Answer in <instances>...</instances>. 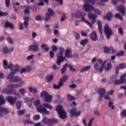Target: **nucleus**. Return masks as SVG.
<instances>
[{
  "mask_svg": "<svg viewBox=\"0 0 126 126\" xmlns=\"http://www.w3.org/2000/svg\"><path fill=\"white\" fill-rule=\"evenodd\" d=\"M86 15V13L85 12L80 11H77L76 13L71 14V17L74 18H81V21H82V22L86 23L88 25H89V26H90V28H92V25L91 23H89V22L85 19V17Z\"/></svg>",
  "mask_w": 126,
  "mask_h": 126,
  "instance_id": "1",
  "label": "nucleus"
},
{
  "mask_svg": "<svg viewBox=\"0 0 126 126\" xmlns=\"http://www.w3.org/2000/svg\"><path fill=\"white\" fill-rule=\"evenodd\" d=\"M47 108L49 110H53V106L48 103H43L42 105L38 106L37 108V112L38 113H41V114H45V115H50V111L47 110L45 108Z\"/></svg>",
  "mask_w": 126,
  "mask_h": 126,
  "instance_id": "2",
  "label": "nucleus"
},
{
  "mask_svg": "<svg viewBox=\"0 0 126 126\" xmlns=\"http://www.w3.org/2000/svg\"><path fill=\"white\" fill-rule=\"evenodd\" d=\"M59 52L57 54L56 63L58 65H61V64L63 61H64V57H63V53H64V48L63 47H60L58 49Z\"/></svg>",
  "mask_w": 126,
  "mask_h": 126,
  "instance_id": "3",
  "label": "nucleus"
},
{
  "mask_svg": "<svg viewBox=\"0 0 126 126\" xmlns=\"http://www.w3.org/2000/svg\"><path fill=\"white\" fill-rule=\"evenodd\" d=\"M5 104V99L3 98V96L0 95V107L1 105H4ZM9 111L5 107H0V118H3V115L4 114H8Z\"/></svg>",
  "mask_w": 126,
  "mask_h": 126,
  "instance_id": "4",
  "label": "nucleus"
},
{
  "mask_svg": "<svg viewBox=\"0 0 126 126\" xmlns=\"http://www.w3.org/2000/svg\"><path fill=\"white\" fill-rule=\"evenodd\" d=\"M56 111H57L61 119L63 120L66 119V113H65V111L63 109V106L59 105L57 106L56 108Z\"/></svg>",
  "mask_w": 126,
  "mask_h": 126,
  "instance_id": "5",
  "label": "nucleus"
},
{
  "mask_svg": "<svg viewBox=\"0 0 126 126\" xmlns=\"http://www.w3.org/2000/svg\"><path fill=\"white\" fill-rule=\"evenodd\" d=\"M4 93H6V94H8L9 95H11V94H13L15 96V98H16V100L17 99H20L21 98V95L18 93L15 92V90H8L7 89H4L2 90Z\"/></svg>",
  "mask_w": 126,
  "mask_h": 126,
  "instance_id": "6",
  "label": "nucleus"
},
{
  "mask_svg": "<svg viewBox=\"0 0 126 126\" xmlns=\"http://www.w3.org/2000/svg\"><path fill=\"white\" fill-rule=\"evenodd\" d=\"M40 50L39 48V44L38 43V41L36 40H33L32 45H31L29 46V51L31 52H38Z\"/></svg>",
  "mask_w": 126,
  "mask_h": 126,
  "instance_id": "7",
  "label": "nucleus"
},
{
  "mask_svg": "<svg viewBox=\"0 0 126 126\" xmlns=\"http://www.w3.org/2000/svg\"><path fill=\"white\" fill-rule=\"evenodd\" d=\"M104 32L105 33V36L107 40H110V37L113 34V31L109 27L108 24H106L104 28Z\"/></svg>",
  "mask_w": 126,
  "mask_h": 126,
  "instance_id": "8",
  "label": "nucleus"
},
{
  "mask_svg": "<svg viewBox=\"0 0 126 126\" xmlns=\"http://www.w3.org/2000/svg\"><path fill=\"white\" fill-rule=\"evenodd\" d=\"M94 7L93 6L87 3H85L83 6L84 10L86 11V12H91L93 10Z\"/></svg>",
  "mask_w": 126,
  "mask_h": 126,
  "instance_id": "9",
  "label": "nucleus"
},
{
  "mask_svg": "<svg viewBox=\"0 0 126 126\" xmlns=\"http://www.w3.org/2000/svg\"><path fill=\"white\" fill-rule=\"evenodd\" d=\"M6 100L9 103L10 105H14L16 103V98L11 95L6 96Z\"/></svg>",
  "mask_w": 126,
  "mask_h": 126,
  "instance_id": "10",
  "label": "nucleus"
},
{
  "mask_svg": "<svg viewBox=\"0 0 126 126\" xmlns=\"http://www.w3.org/2000/svg\"><path fill=\"white\" fill-rule=\"evenodd\" d=\"M104 98L105 100L106 99H109V104H108V107L109 108H111L112 110H114L115 109V106L113 105L114 104V99H111L110 98V96L107 95H104Z\"/></svg>",
  "mask_w": 126,
  "mask_h": 126,
  "instance_id": "11",
  "label": "nucleus"
},
{
  "mask_svg": "<svg viewBox=\"0 0 126 126\" xmlns=\"http://www.w3.org/2000/svg\"><path fill=\"white\" fill-rule=\"evenodd\" d=\"M89 19L92 22V24H95V22H96V18H97V16L94 14L89 13L88 15Z\"/></svg>",
  "mask_w": 126,
  "mask_h": 126,
  "instance_id": "12",
  "label": "nucleus"
},
{
  "mask_svg": "<svg viewBox=\"0 0 126 126\" xmlns=\"http://www.w3.org/2000/svg\"><path fill=\"white\" fill-rule=\"evenodd\" d=\"M72 53L71 49L68 48L66 49L64 53V59L65 58H67V59H72V58H73V55L72 54Z\"/></svg>",
  "mask_w": 126,
  "mask_h": 126,
  "instance_id": "13",
  "label": "nucleus"
},
{
  "mask_svg": "<svg viewBox=\"0 0 126 126\" xmlns=\"http://www.w3.org/2000/svg\"><path fill=\"white\" fill-rule=\"evenodd\" d=\"M100 95L98 96L97 100L98 101H101L105 94H106V90L104 88L100 89L98 90Z\"/></svg>",
  "mask_w": 126,
  "mask_h": 126,
  "instance_id": "14",
  "label": "nucleus"
},
{
  "mask_svg": "<svg viewBox=\"0 0 126 126\" xmlns=\"http://www.w3.org/2000/svg\"><path fill=\"white\" fill-rule=\"evenodd\" d=\"M101 64H102V60L98 59L97 60V63H95L94 65V67L95 70H99V72H100V69H101Z\"/></svg>",
  "mask_w": 126,
  "mask_h": 126,
  "instance_id": "15",
  "label": "nucleus"
},
{
  "mask_svg": "<svg viewBox=\"0 0 126 126\" xmlns=\"http://www.w3.org/2000/svg\"><path fill=\"white\" fill-rule=\"evenodd\" d=\"M71 117H78L80 115V112H77L76 108H73L70 111Z\"/></svg>",
  "mask_w": 126,
  "mask_h": 126,
  "instance_id": "16",
  "label": "nucleus"
},
{
  "mask_svg": "<svg viewBox=\"0 0 126 126\" xmlns=\"http://www.w3.org/2000/svg\"><path fill=\"white\" fill-rule=\"evenodd\" d=\"M59 123V120L56 119L55 118L50 119L47 126H53V125H57Z\"/></svg>",
  "mask_w": 126,
  "mask_h": 126,
  "instance_id": "17",
  "label": "nucleus"
},
{
  "mask_svg": "<svg viewBox=\"0 0 126 126\" xmlns=\"http://www.w3.org/2000/svg\"><path fill=\"white\" fill-rule=\"evenodd\" d=\"M90 37L91 40L94 41H98V37H97V33H96V32L93 31L91 34H90Z\"/></svg>",
  "mask_w": 126,
  "mask_h": 126,
  "instance_id": "18",
  "label": "nucleus"
},
{
  "mask_svg": "<svg viewBox=\"0 0 126 126\" xmlns=\"http://www.w3.org/2000/svg\"><path fill=\"white\" fill-rule=\"evenodd\" d=\"M117 10L120 11L122 14V16H124L126 14V8L124 5H120L118 7Z\"/></svg>",
  "mask_w": 126,
  "mask_h": 126,
  "instance_id": "19",
  "label": "nucleus"
},
{
  "mask_svg": "<svg viewBox=\"0 0 126 126\" xmlns=\"http://www.w3.org/2000/svg\"><path fill=\"white\" fill-rule=\"evenodd\" d=\"M5 28H10V29H13L14 28V25L12 23L8 21H6L4 24Z\"/></svg>",
  "mask_w": 126,
  "mask_h": 126,
  "instance_id": "20",
  "label": "nucleus"
},
{
  "mask_svg": "<svg viewBox=\"0 0 126 126\" xmlns=\"http://www.w3.org/2000/svg\"><path fill=\"white\" fill-rule=\"evenodd\" d=\"M15 73H14V72L12 71L11 70L10 72L9 73V74L7 76V79H8L10 82H11L12 81V79H13V76L14 74H15Z\"/></svg>",
  "mask_w": 126,
  "mask_h": 126,
  "instance_id": "21",
  "label": "nucleus"
},
{
  "mask_svg": "<svg viewBox=\"0 0 126 126\" xmlns=\"http://www.w3.org/2000/svg\"><path fill=\"white\" fill-rule=\"evenodd\" d=\"M25 102L28 105L29 107H31V106H32V99L29 97H26L25 98Z\"/></svg>",
  "mask_w": 126,
  "mask_h": 126,
  "instance_id": "22",
  "label": "nucleus"
},
{
  "mask_svg": "<svg viewBox=\"0 0 126 126\" xmlns=\"http://www.w3.org/2000/svg\"><path fill=\"white\" fill-rule=\"evenodd\" d=\"M103 67L106 71H109L112 68V64L110 63H108L106 65H104Z\"/></svg>",
  "mask_w": 126,
  "mask_h": 126,
  "instance_id": "23",
  "label": "nucleus"
},
{
  "mask_svg": "<svg viewBox=\"0 0 126 126\" xmlns=\"http://www.w3.org/2000/svg\"><path fill=\"white\" fill-rule=\"evenodd\" d=\"M112 17H113V14L111 12H108L107 15L104 17V19H107L108 21H111Z\"/></svg>",
  "mask_w": 126,
  "mask_h": 126,
  "instance_id": "24",
  "label": "nucleus"
},
{
  "mask_svg": "<svg viewBox=\"0 0 126 126\" xmlns=\"http://www.w3.org/2000/svg\"><path fill=\"white\" fill-rule=\"evenodd\" d=\"M97 24L98 25L99 32L100 35H102V23H101L100 20H97Z\"/></svg>",
  "mask_w": 126,
  "mask_h": 126,
  "instance_id": "25",
  "label": "nucleus"
},
{
  "mask_svg": "<svg viewBox=\"0 0 126 126\" xmlns=\"http://www.w3.org/2000/svg\"><path fill=\"white\" fill-rule=\"evenodd\" d=\"M28 90L31 93H33V94H36V93L38 92V90L35 88H33L32 87H29Z\"/></svg>",
  "mask_w": 126,
  "mask_h": 126,
  "instance_id": "26",
  "label": "nucleus"
},
{
  "mask_svg": "<svg viewBox=\"0 0 126 126\" xmlns=\"http://www.w3.org/2000/svg\"><path fill=\"white\" fill-rule=\"evenodd\" d=\"M90 68H91V66L90 65L82 67L80 71V72H84L85 71H87V70H89Z\"/></svg>",
  "mask_w": 126,
  "mask_h": 126,
  "instance_id": "27",
  "label": "nucleus"
},
{
  "mask_svg": "<svg viewBox=\"0 0 126 126\" xmlns=\"http://www.w3.org/2000/svg\"><path fill=\"white\" fill-rule=\"evenodd\" d=\"M52 95H50L49 94H47V96L44 98V102H47V103H50L51 101H52Z\"/></svg>",
  "mask_w": 126,
  "mask_h": 126,
  "instance_id": "28",
  "label": "nucleus"
},
{
  "mask_svg": "<svg viewBox=\"0 0 126 126\" xmlns=\"http://www.w3.org/2000/svg\"><path fill=\"white\" fill-rule=\"evenodd\" d=\"M24 25L25 26L26 28H27L29 25L28 21H29V18L28 17H24Z\"/></svg>",
  "mask_w": 126,
  "mask_h": 126,
  "instance_id": "29",
  "label": "nucleus"
},
{
  "mask_svg": "<svg viewBox=\"0 0 126 126\" xmlns=\"http://www.w3.org/2000/svg\"><path fill=\"white\" fill-rule=\"evenodd\" d=\"M18 86V84H10L7 86V87L10 90H14L12 88H19Z\"/></svg>",
  "mask_w": 126,
  "mask_h": 126,
  "instance_id": "30",
  "label": "nucleus"
},
{
  "mask_svg": "<svg viewBox=\"0 0 126 126\" xmlns=\"http://www.w3.org/2000/svg\"><path fill=\"white\" fill-rule=\"evenodd\" d=\"M68 79V77L67 76H64L60 79L59 82L63 85V83L66 81Z\"/></svg>",
  "mask_w": 126,
  "mask_h": 126,
  "instance_id": "31",
  "label": "nucleus"
},
{
  "mask_svg": "<svg viewBox=\"0 0 126 126\" xmlns=\"http://www.w3.org/2000/svg\"><path fill=\"white\" fill-rule=\"evenodd\" d=\"M41 48L43 49L45 52H48L49 51V47L48 46V45L45 44H42L41 45Z\"/></svg>",
  "mask_w": 126,
  "mask_h": 126,
  "instance_id": "32",
  "label": "nucleus"
},
{
  "mask_svg": "<svg viewBox=\"0 0 126 126\" xmlns=\"http://www.w3.org/2000/svg\"><path fill=\"white\" fill-rule=\"evenodd\" d=\"M122 78L120 77V80H116L114 81V85H119V84H124Z\"/></svg>",
  "mask_w": 126,
  "mask_h": 126,
  "instance_id": "33",
  "label": "nucleus"
},
{
  "mask_svg": "<svg viewBox=\"0 0 126 126\" xmlns=\"http://www.w3.org/2000/svg\"><path fill=\"white\" fill-rule=\"evenodd\" d=\"M92 11H94L95 14H97L98 15H101V11H100L99 9L95 8V7H94L93 8Z\"/></svg>",
  "mask_w": 126,
  "mask_h": 126,
  "instance_id": "34",
  "label": "nucleus"
},
{
  "mask_svg": "<svg viewBox=\"0 0 126 126\" xmlns=\"http://www.w3.org/2000/svg\"><path fill=\"white\" fill-rule=\"evenodd\" d=\"M19 70H20V66L18 64H16L15 65V69L12 70V71L14 72V73H16V72H17L18 71H19Z\"/></svg>",
  "mask_w": 126,
  "mask_h": 126,
  "instance_id": "35",
  "label": "nucleus"
},
{
  "mask_svg": "<svg viewBox=\"0 0 126 126\" xmlns=\"http://www.w3.org/2000/svg\"><path fill=\"white\" fill-rule=\"evenodd\" d=\"M115 56L116 57H123V56H125V51H119L118 53H115Z\"/></svg>",
  "mask_w": 126,
  "mask_h": 126,
  "instance_id": "36",
  "label": "nucleus"
},
{
  "mask_svg": "<svg viewBox=\"0 0 126 126\" xmlns=\"http://www.w3.org/2000/svg\"><path fill=\"white\" fill-rule=\"evenodd\" d=\"M21 79V78L17 76H16L13 78V79L12 80L11 82H16V83L19 82V80H20Z\"/></svg>",
  "mask_w": 126,
  "mask_h": 126,
  "instance_id": "37",
  "label": "nucleus"
},
{
  "mask_svg": "<svg viewBox=\"0 0 126 126\" xmlns=\"http://www.w3.org/2000/svg\"><path fill=\"white\" fill-rule=\"evenodd\" d=\"M66 18H67V17H66V14H65V13H63L61 14V21L63 22L64 21L65 19H66Z\"/></svg>",
  "mask_w": 126,
  "mask_h": 126,
  "instance_id": "38",
  "label": "nucleus"
},
{
  "mask_svg": "<svg viewBox=\"0 0 126 126\" xmlns=\"http://www.w3.org/2000/svg\"><path fill=\"white\" fill-rule=\"evenodd\" d=\"M3 54L5 55L6 54H8L9 53V49L6 46H4L2 48Z\"/></svg>",
  "mask_w": 126,
  "mask_h": 126,
  "instance_id": "39",
  "label": "nucleus"
},
{
  "mask_svg": "<svg viewBox=\"0 0 126 126\" xmlns=\"http://www.w3.org/2000/svg\"><path fill=\"white\" fill-rule=\"evenodd\" d=\"M19 92L21 94V95H24V94L27 92V91L26 88H21L19 89Z\"/></svg>",
  "mask_w": 126,
  "mask_h": 126,
  "instance_id": "40",
  "label": "nucleus"
},
{
  "mask_svg": "<svg viewBox=\"0 0 126 126\" xmlns=\"http://www.w3.org/2000/svg\"><path fill=\"white\" fill-rule=\"evenodd\" d=\"M67 65H68V64L66 63L63 66L61 69V73L63 74L65 72V70H66V67Z\"/></svg>",
  "mask_w": 126,
  "mask_h": 126,
  "instance_id": "41",
  "label": "nucleus"
},
{
  "mask_svg": "<svg viewBox=\"0 0 126 126\" xmlns=\"http://www.w3.org/2000/svg\"><path fill=\"white\" fill-rule=\"evenodd\" d=\"M48 94H48V92L45 91H43L40 93V96L43 97V98H45Z\"/></svg>",
  "mask_w": 126,
  "mask_h": 126,
  "instance_id": "42",
  "label": "nucleus"
},
{
  "mask_svg": "<svg viewBox=\"0 0 126 126\" xmlns=\"http://www.w3.org/2000/svg\"><path fill=\"white\" fill-rule=\"evenodd\" d=\"M24 123L25 125H33L34 122H32L31 120H25L24 121Z\"/></svg>",
  "mask_w": 126,
  "mask_h": 126,
  "instance_id": "43",
  "label": "nucleus"
},
{
  "mask_svg": "<svg viewBox=\"0 0 126 126\" xmlns=\"http://www.w3.org/2000/svg\"><path fill=\"white\" fill-rule=\"evenodd\" d=\"M107 63V60H105L104 61H102V63H101V67H100V72H102V71H103V67H104V66H105V64Z\"/></svg>",
  "mask_w": 126,
  "mask_h": 126,
  "instance_id": "44",
  "label": "nucleus"
},
{
  "mask_svg": "<svg viewBox=\"0 0 126 126\" xmlns=\"http://www.w3.org/2000/svg\"><path fill=\"white\" fill-rule=\"evenodd\" d=\"M62 86L63 85L60 82H59V84L58 85L56 84L53 85V87L55 89H60Z\"/></svg>",
  "mask_w": 126,
  "mask_h": 126,
  "instance_id": "45",
  "label": "nucleus"
},
{
  "mask_svg": "<svg viewBox=\"0 0 126 126\" xmlns=\"http://www.w3.org/2000/svg\"><path fill=\"white\" fill-rule=\"evenodd\" d=\"M52 16H50V15H49L48 14H46L44 16V21H49L50 19H51V17Z\"/></svg>",
  "mask_w": 126,
  "mask_h": 126,
  "instance_id": "46",
  "label": "nucleus"
},
{
  "mask_svg": "<svg viewBox=\"0 0 126 126\" xmlns=\"http://www.w3.org/2000/svg\"><path fill=\"white\" fill-rule=\"evenodd\" d=\"M104 52L105 53V54H109V53H110V52L111 51V49H110V47H108L106 46H105L104 48Z\"/></svg>",
  "mask_w": 126,
  "mask_h": 126,
  "instance_id": "47",
  "label": "nucleus"
},
{
  "mask_svg": "<svg viewBox=\"0 0 126 126\" xmlns=\"http://www.w3.org/2000/svg\"><path fill=\"white\" fill-rule=\"evenodd\" d=\"M49 120L46 117H44L42 120V122L45 125H48Z\"/></svg>",
  "mask_w": 126,
  "mask_h": 126,
  "instance_id": "48",
  "label": "nucleus"
},
{
  "mask_svg": "<svg viewBox=\"0 0 126 126\" xmlns=\"http://www.w3.org/2000/svg\"><path fill=\"white\" fill-rule=\"evenodd\" d=\"M25 113H26L25 109L18 111V115L19 116H23Z\"/></svg>",
  "mask_w": 126,
  "mask_h": 126,
  "instance_id": "49",
  "label": "nucleus"
},
{
  "mask_svg": "<svg viewBox=\"0 0 126 126\" xmlns=\"http://www.w3.org/2000/svg\"><path fill=\"white\" fill-rule=\"evenodd\" d=\"M118 66L120 69H124V68H126V63H122L120 64L119 66Z\"/></svg>",
  "mask_w": 126,
  "mask_h": 126,
  "instance_id": "50",
  "label": "nucleus"
},
{
  "mask_svg": "<svg viewBox=\"0 0 126 126\" xmlns=\"http://www.w3.org/2000/svg\"><path fill=\"white\" fill-rule=\"evenodd\" d=\"M88 43V39H84L80 41V44L82 46H85Z\"/></svg>",
  "mask_w": 126,
  "mask_h": 126,
  "instance_id": "51",
  "label": "nucleus"
},
{
  "mask_svg": "<svg viewBox=\"0 0 126 126\" xmlns=\"http://www.w3.org/2000/svg\"><path fill=\"white\" fill-rule=\"evenodd\" d=\"M67 99H68L69 101H73V100H74V97L69 94H67Z\"/></svg>",
  "mask_w": 126,
  "mask_h": 126,
  "instance_id": "52",
  "label": "nucleus"
},
{
  "mask_svg": "<svg viewBox=\"0 0 126 126\" xmlns=\"http://www.w3.org/2000/svg\"><path fill=\"white\" fill-rule=\"evenodd\" d=\"M47 14L50 15L52 16V15H54V11L52 10L51 8H48V12L46 13Z\"/></svg>",
  "mask_w": 126,
  "mask_h": 126,
  "instance_id": "53",
  "label": "nucleus"
},
{
  "mask_svg": "<svg viewBox=\"0 0 126 126\" xmlns=\"http://www.w3.org/2000/svg\"><path fill=\"white\" fill-rule=\"evenodd\" d=\"M67 66L71 71H72L73 72H75V71H76V69L74 68L71 65H69L68 64Z\"/></svg>",
  "mask_w": 126,
  "mask_h": 126,
  "instance_id": "54",
  "label": "nucleus"
},
{
  "mask_svg": "<svg viewBox=\"0 0 126 126\" xmlns=\"http://www.w3.org/2000/svg\"><path fill=\"white\" fill-rule=\"evenodd\" d=\"M115 17L123 21V17H122V15H121L119 13L115 14Z\"/></svg>",
  "mask_w": 126,
  "mask_h": 126,
  "instance_id": "55",
  "label": "nucleus"
},
{
  "mask_svg": "<svg viewBox=\"0 0 126 126\" xmlns=\"http://www.w3.org/2000/svg\"><path fill=\"white\" fill-rule=\"evenodd\" d=\"M53 78H54V77L52 75H48L46 77V79L48 82H50V81H52V80H53Z\"/></svg>",
  "mask_w": 126,
  "mask_h": 126,
  "instance_id": "56",
  "label": "nucleus"
},
{
  "mask_svg": "<svg viewBox=\"0 0 126 126\" xmlns=\"http://www.w3.org/2000/svg\"><path fill=\"white\" fill-rule=\"evenodd\" d=\"M8 65L7 64V61L6 60H3V66L4 68V69H7V66Z\"/></svg>",
  "mask_w": 126,
  "mask_h": 126,
  "instance_id": "57",
  "label": "nucleus"
},
{
  "mask_svg": "<svg viewBox=\"0 0 126 126\" xmlns=\"http://www.w3.org/2000/svg\"><path fill=\"white\" fill-rule=\"evenodd\" d=\"M22 103V101H18L16 103L17 108L19 109L21 108V103Z\"/></svg>",
  "mask_w": 126,
  "mask_h": 126,
  "instance_id": "58",
  "label": "nucleus"
},
{
  "mask_svg": "<svg viewBox=\"0 0 126 126\" xmlns=\"http://www.w3.org/2000/svg\"><path fill=\"white\" fill-rule=\"evenodd\" d=\"M73 34L76 38V40H79V39H80V35H79L78 33L74 32Z\"/></svg>",
  "mask_w": 126,
  "mask_h": 126,
  "instance_id": "59",
  "label": "nucleus"
},
{
  "mask_svg": "<svg viewBox=\"0 0 126 126\" xmlns=\"http://www.w3.org/2000/svg\"><path fill=\"white\" fill-rule=\"evenodd\" d=\"M25 68H26L27 72H29V71H31V70H32V66L31 65L27 66L25 67Z\"/></svg>",
  "mask_w": 126,
  "mask_h": 126,
  "instance_id": "60",
  "label": "nucleus"
},
{
  "mask_svg": "<svg viewBox=\"0 0 126 126\" xmlns=\"http://www.w3.org/2000/svg\"><path fill=\"white\" fill-rule=\"evenodd\" d=\"M121 77V79L123 80V82L126 83V74H123Z\"/></svg>",
  "mask_w": 126,
  "mask_h": 126,
  "instance_id": "61",
  "label": "nucleus"
},
{
  "mask_svg": "<svg viewBox=\"0 0 126 126\" xmlns=\"http://www.w3.org/2000/svg\"><path fill=\"white\" fill-rule=\"evenodd\" d=\"M35 20H36L37 21H40L41 20H43V17H42V16H36L35 17Z\"/></svg>",
  "mask_w": 126,
  "mask_h": 126,
  "instance_id": "62",
  "label": "nucleus"
},
{
  "mask_svg": "<svg viewBox=\"0 0 126 126\" xmlns=\"http://www.w3.org/2000/svg\"><path fill=\"white\" fill-rule=\"evenodd\" d=\"M7 40L9 44H13V39L11 37H8Z\"/></svg>",
  "mask_w": 126,
  "mask_h": 126,
  "instance_id": "63",
  "label": "nucleus"
},
{
  "mask_svg": "<svg viewBox=\"0 0 126 126\" xmlns=\"http://www.w3.org/2000/svg\"><path fill=\"white\" fill-rule=\"evenodd\" d=\"M52 50L53 52H57L58 51V47L56 45H53L52 46Z\"/></svg>",
  "mask_w": 126,
  "mask_h": 126,
  "instance_id": "64",
  "label": "nucleus"
}]
</instances>
